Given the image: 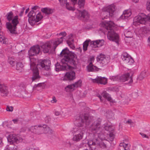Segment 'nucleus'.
Wrapping results in <instances>:
<instances>
[{
	"mask_svg": "<svg viewBox=\"0 0 150 150\" xmlns=\"http://www.w3.org/2000/svg\"><path fill=\"white\" fill-rule=\"evenodd\" d=\"M50 62L49 60H44L39 62L38 66L41 67L42 68L46 70H49L50 69Z\"/></svg>",
	"mask_w": 150,
	"mask_h": 150,
	"instance_id": "9b49d317",
	"label": "nucleus"
},
{
	"mask_svg": "<svg viewBox=\"0 0 150 150\" xmlns=\"http://www.w3.org/2000/svg\"><path fill=\"white\" fill-rule=\"evenodd\" d=\"M26 86L25 84L24 83H21L18 88V92L21 93L22 91H25Z\"/></svg>",
	"mask_w": 150,
	"mask_h": 150,
	"instance_id": "7c9ffc66",
	"label": "nucleus"
},
{
	"mask_svg": "<svg viewBox=\"0 0 150 150\" xmlns=\"http://www.w3.org/2000/svg\"><path fill=\"white\" fill-rule=\"evenodd\" d=\"M104 41L103 40H98L94 41V43H96V45L94 44V48L96 47H100L102 46L104 44Z\"/></svg>",
	"mask_w": 150,
	"mask_h": 150,
	"instance_id": "cd10ccee",
	"label": "nucleus"
},
{
	"mask_svg": "<svg viewBox=\"0 0 150 150\" xmlns=\"http://www.w3.org/2000/svg\"><path fill=\"white\" fill-rule=\"evenodd\" d=\"M57 35H59V36H62L61 37H62L63 39V40L64 37H65L67 33L66 32H63L60 33L59 34V35L57 34Z\"/></svg>",
	"mask_w": 150,
	"mask_h": 150,
	"instance_id": "864d4df0",
	"label": "nucleus"
},
{
	"mask_svg": "<svg viewBox=\"0 0 150 150\" xmlns=\"http://www.w3.org/2000/svg\"><path fill=\"white\" fill-rule=\"evenodd\" d=\"M8 147L10 150H18L17 146L15 145H11Z\"/></svg>",
	"mask_w": 150,
	"mask_h": 150,
	"instance_id": "09e8293b",
	"label": "nucleus"
},
{
	"mask_svg": "<svg viewBox=\"0 0 150 150\" xmlns=\"http://www.w3.org/2000/svg\"><path fill=\"white\" fill-rule=\"evenodd\" d=\"M98 83L105 85L108 82V79L105 77L101 76H97L96 79H94V82Z\"/></svg>",
	"mask_w": 150,
	"mask_h": 150,
	"instance_id": "dca6fc26",
	"label": "nucleus"
},
{
	"mask_svg": "<svg viewBox=\"0 0 150 150\" xmlns=\"http://www.w3.org/2000/svg\"><path fill=\"white\" fill-rule=\"evenodd\" d=\"M55 114L56 116H59L60 114V112L58 111H56Z\"/></svg>",
	"mask_w": 150,
	"mask_h": 150,
	"instance_id": "69168bd1",
	"label": "nucleus"
},
{
	"mask_svg": "<svg viewBox=\"0 0 150 150\" xmlns=\"http://www.w3.org/2000/svg\"><path fill=\"white\" fill-rule=\"evenodd\" d=\"M106 115L108 118H113L114 114L112 111H109L106 112Z\"/></svg>",
	"mask_w": 150,
	"mask_h": 150,
	"instance_id": "4c0bfd02",
	"label": "nucleus"
},
{
	"mask_svg": "<svg viewBox=\"0 0 150 150\" xmlns=\"http://www.w3.org/2000/svg\"><path fill=\"white\" fill-rule=\"evenodd\" d=\"M43 18V16L40 13H39L37 14L36 16V22H38L40 21Z\"/></svg>",
	"mask_w": 150,
	"mask_h": 150,
	"instance_id": "79ce46f5",
	"label": "nucleus"
},
{
	"mask_svg": "<svg viewBox=\"0 0 150 150\" xmlns=\"http://www.w3.org/2000/svg\"><path fill=\"white\" fill-rule=\"evenodd\" d=\"M25 54L24 51L21 50V52H18L19 58L20 59V61L22 60L23 59V57Z\"/></svg>",
	"mask_w": 150,
	"mask_h": 150,
	"instance_id": "a19ab883",
	"label": "nucleus"
},
{
	"mask_svg": "<svg viewBox=\"0 0 150 150\" xmlns=\"http://www.w3.org/2000/svg\"><path fill=\"white\" fill-rule=\"evenodd\" d=\"M124 33L125 37L126 38H131L132 36V33L128 30H126Z\"/></svg>",
	"mask_w": 150,
	"mask_h": 150,
	"instance_id": "ea45409f",
	"label": "nucleus"
},
{
	"mask_svg": "<svg viewBox=\"0 0 150 150\" xmlns=\"http://www.w3.org/2000/svg\"><path fill=\"white\" fill-rule=\"evenodd\" d=\"M85 128H82V129L80 128L78 129L76 132L79 133L74 136L73 139V141L78 142L81 139L85 132Z\"/></svg>",
	"mask_w": 150,
	"mask_h": 150,
	"instance_id": "f8f14e48",
	"label": "nucleus"
},
{
	"mask_svg": "<svg viewBox=\"0 0 150 150\" xmlns=\"http://www.w3.org/2000/svg\"><path fill=\"white\" fill-rule=\"evenodd\" d=\"M122 60L126 63L131 65L133 63L134 61L130 56L126 52L123 53L121 55Z\"/></svg>",
	"mask_w": 150,
	"mask_h": 150,
	"instance_id": "9d476101",
	"label": "nucleus"
},
{
	"mask_svg": "<svg viewBox=\"0 0 150 150\" xmlns=\"http://www.w3.org/2000/svg\"><path fill=\"white\" fill-rule=\"evenodd\" d=\"M90 40H87L86 41L83 43V49L84 51H85L87 50V48L90 42Z\"/></svg>",
	"mask_w": 150,
	"mask_h": 150,
	"instance_id": "58836bf2",
	"label": "nucleus"
},
{
	"mask_svg": "<svg viewBox=\"0 0 150 150\" xmlns=\"http://www.w3.org/2000/svg\"><path fill=\"white\" fill-rule=\"evenodd\" d=\"M93 57L91 59V61H92L93 60ZM87 71L88 72L93 71V64L92 62H91L89 64V65L87 66Z\"/></svg>",
	"mask_w": 150,
	"mask_h": 150,
	"instance_id": "473e14b6",
	"label": "nucleus"
},
{
	"mask_svg": "<svg viewBox=\"0 0 150 150\" xmlns=\"http://www.w3.org/2000/svg\"><path fill=\"white\" fill-rule=\"evenodd\" d=\"M0 42L2 44H8V39L4 36V34L2 32H0Z\"/></svg>",
	"mask_w": 150,
	"mask_h": 150,
	"instance_id": "393cba45",
	"label": "nucleus"
},
{
	"mask_svg": "<svg viewBox=\"0 0 150 150\" xmlns=\"http://www.w3.org/2000/svg\"><path fill=\"white\" fill-rule=\"evenodd\" d=\"M120 149L124 150H130V146L128 144L124 143H121L119 145Z\"/></svg>",
	"mask_w": 150,
	"mask_h": 150,
	"instance_id": "bb28decb",
	"label": "nucleus"
},
{
	"mask_svg": "<svg viewBox=\"0 0 150 150\" xmlns=\"http://www.w3.org/2000/svg\"><path fill=\"white\" fill-rule=\"evenodd\" d=\"M75 73L73 71H70L66 73L63 79L65 80H72L75 78Z\"/></svg>",
	"mask_w": 150,
	"mask_h": 150,
	"instance_id": "f3484780",
	"label": "nucleus"
},
{
	"mask_svg": "<svg viewBox=\"0 0 150 150\" xmlns=\"http://www.w3.org/2000/svg\"><path fill=\"white\" fill-rule=\"evenodd\" d=\"M82 81L81 80H79L76 82H75L74 84V87L75 88H77L78 87H80L81 86V83Z\"/></svg>",
	"mask_w": 150,
	"mask_h": 150,
	"instance_id": "c03bdc74",
	"label": "nucleus"
},
{
	"mask_svg": "<svg viewBox=\"0 0 150 150\" xmlns=\"http://www.w3.org/2000/svg\"><path fill=\"white\" fill-rule=\"evenodd\" d=\"M50 120V118L49 117H47L45 118V121L46 122H49Z\"/></svg>",
	"mask_w": 150,
	"mask_h": 150,
	"instance_id": "680f3d73",
	"label": "nucleus"
},
{
	"mask_svg": "<svg viewBox=\"0 0 150 150\" xmlns=\"http://www.w3.org/2000/svg\"><path fill=\"white\" fill-rule=\"evenodd\" d=\"M25 10V8L24 7L21 10L20 13L19 14L20 16H22Z\"/></svg>",
	"mask_w": 150,
	"mask_h": 150,
	"instance_id": "4d7b16f0",
	"label": "nucleus"
},
{
	"mask_svg": "<svg viewBox=\"0 0 150 150\" xmlns=\"http://www.w3.org/2000/svg\"><path fill=\"white\" fill-rule=\"evenodd\" d=\"M66 7L69 10H71L72 9V8L71 7H70L69 6V4L67 2L66 3Z\"/></svg>",
	"mask_w": 150,
	"mask_h": 150,
	"instance_id": "13d9d810",
	"label": "nucleus"
},
{
	"mask_svg": "<svg viewBox=\"0 0 150 150\" xmlns=\"http://www.w3.org/2000/svg\"><path fill=\"white\" fill-rule=\"evenodd\" d=\"M72 49H74L75 48V46L73 44H72L70 46H69Z\"/></svg>",
	"mask_w": 150,
	"mask_h": 150,
	"instance_id": "0e129e2a",
	"label": "nucleus"
},
{
	"mask_svg": "<svg viewBox=\"0 0 150 150\" xmlns=\"http://www.w3.org/2000/svg\"><path fill=\"white\" fill-rule=\"evenodd\" d=\"M13 107L12 106H10L8 105L6 106V110L9 112H12L13 110Z\"/></svg>",
	"mask_w": 150,
	"mask_h": 150,
	"instance_id": "3c124183",
	"label": "nucleus"
},
{
	"mask_svg": "<svg viewBox=\"0 0 150 150\" xmlns=\"http://www.w3.org/2000/svg\"><path fill=\"white\" fill-rule=\"evenodd\" d=\"M57 102V100H56L55 97H53L52 98V100H51V102L52 103H55Z\"/></svg>",
	"mask_w": 150,
	"mask_h": 150,
	"instance_id": "6e6d98bb",
	"label": "nucleus"
},
{
	"mask_svg": "<svg viewBox=\"0 0 150 150\" xmlns=\"http://www.w3.org/2000/svg\"><path fill=\"white\" fill-rule=\"evenodd\" d=\"M101 119L100 118H98L94 122V137L96 138L98 137L100 141L98 139H96V142H94V145L97 144L100 147L102 148H105L106 147V144L104 141H106L105 138L104 137V135L102 133H100L102 129L100 127V123Z\"/></svg>",
	"mask_w": 150,
	"mask_h": 150,
	"instance_id": "f03ea898",
	"label": "nucleus"
},
{
	"mask_svg": "<svg viewBox=\"0 0 150 150\" xmlns=\"http://www.w3.org/2000/svg\"><path fill=\"white\" fill-rule=\"evenodd\" d=\"M41 49L38 45L33 46L31 47L28 52L30 56H33L38 54L40 51Z\"/></svg>",
	"mask_w": 150,
	"mask_h": 150,
	"instance_id": "4468645a",
	"label": "nucleus"
},
{
	"mask_svg": "<svg viewBox=\"0 0 150 150\" xmlns=\"http://www.w3.org/2000/svg\"><path fill=\"white\" fill-rule=\"evenodd\" d=\"M8 88L4 84L0 83V94L2 97H6L9 93Z\"/></svg>",
	"mask_w": 150,
	"mask_h": 150,
	"instance_id": "ddd939ff",
	"label": "nucleus"
},
{
	"mask_svg": "<svg viewBox=\"0 0 150 150\" xmlns=\"http://www.w3.org/2000/svg\"><path fill=\"white\" fill-rule=\"evenodd\" d=\"M28 21L30 24L32 25H33L36 22L35 19H34V18H29Z\"/></svg>",
	"mask_w": 150,
	"mask_h": 150,
	"instance_id": "8fccbe9b",
	"label": "nucleus"
},
{
	"mask_svg": "<svg viewBox=\"0 0 150 150\" xmlns=\"http://www.w3.org/2000/svg\"><path fill=\"white\" fill-rule=\"evenodd\" d=\"M102 95L104 98H106L108 101L110 102H112L113 100L110 95L106 91L103 92L102 94Z\"/></svg>",
	"mask_w": 150,
	"mask_h": 150,
	"instance_id": "c756f323",
	"label": "nucleus"
},
{
	"mask_svg": "<svg viewBox=\"0 0 150 150\" xmlns=\"http://www.w3.org/2000/svg\"><path fill=\"white\" fill-rule=\"evenodd\" d=\"M140 134L142 137L143 138H148V136H147L146 134L142 133H140Z\"/></svg>",
	"mask_w": 150,
	"mask_h": 150,
	"instance_id": "bf43d9fd",
	"label": "nucleus"
},
{
	"mask_svg": "<svg viewBox=\"0 0 150 150\" xmlns=\"http://www.w3.org/2000/svg\"><path fill=\"white\" fill-rule=\"evenodd\" d=\"M109 129L108 131L110 132V133L108 136V139L111 142H112L114 138L115 135L113 134V132H112L114 130V127L112 126L109 125Z\"/></svg>",
	"mask_w": 150,
	"mask_h": 150,
	"instance_id": "b1692460",
	"label": "nucleus"
},
{
	"mask_svg": "<svg viewBox=\"0 0 150 150\" xmlns=\"http://www.w3.org/2000/svg\"><path fill=\"white\" fill-rule=\"evenodd\" d=\"M23 65V64L21 62H18L16 64V69L18 70L21 71L22 70Z\"/></svg>",
	"mask_w": 150,
	"mask_h": 150,
	"instance_id": "37998d69",
	"label": "nucleus"
},
{
	"mask_svg": "<svg viewBox=\"0 0 150 150\" xmlns=\"http://www.w3.org/2000/svg\"><path fill=\"white\" fill-rule=\"evenodd\" d=\"M76 50L80 52H81L82 51V49L81 48L79 47L76 49Z\"/></svg>",
	"mask_w": 150,
	"mask_h": 150,
	"instance_id": "774afa93",
	"label": "nucleus"
},
{
	"mask_svg": "<svg viewBox=\"0 0 150 150\" xmlns=\"http://www.w3.org/2000/svg\"><path fill=\"white\" fill-rule=\"evenodd\" d=\"M115 11V6L113 5H111L104 8L103 12L104 18L102 19L107 18L110 16H112Z\"/></svg>",
	"mask_w": 150,
	"mask_h": 150,
	"instance_id": "6e6552de",
	"label": "nucleus"
},
{
	"mask_svg": "<svg viewBox=\"0 0 150 150\" xmlns=\"http://www.w3.org/2000/svg\"><path fill=\"white\" fill-rule=\"evenodd\" d=\"M146 8L149 10H150V0H148L146 3Z\"/></svg>",
	"mask_w": 150,
	"mask_h": 150,
	"instance_id": "5fc2aeb1",
	"label": "nucleus"
},
{
	"mask_svg": "<svg viewBox=\"0 0 150 150\" xmlns=\"http://www.w3.org/2000/svg\"><path fill=\"white\" fill-rule=\"evenodd\" d=\"M30 69L33 72V76L32 77V81L40 78L39 75L38 71L36 64V60L35 59L30 58Z\"/></svg>",
	"mask_w": 150,
	"mask_h": 150,
	"instance_id": "0eeeda50",
	"label": "nucleus"
},
{
	"mask_svg": "<svg viewBox=\"0 0 150 150\" xmlns=\"http://www.w3.org/2000/svg\"><path fill=\"white\" fill-rule=\"evenodd\" d=\"M78 11L80 15H81V17H82L85 20H87L89 19L90 15L87 11L85 10H83V11L79 10Z\"/></svg>",
	"mask_w": 150,
	"mask_h": 150,
	"instance_id": "4be33fe9",
	"label": "nucleus"
},
{
	"mask_svg": "<svg viewBox=\"0 0 150 150\" xmlns=\"http://www.w3.org/2000/svg\"><path fill=\"white\" fill-rule=\"evenodd\" d=\"M29 130L31 132L39 134L43 133L44 127H43V125H38L31 127L29 129Z\"/></svg>",
	"mask_w": 150,
	"mask_h": 150,
	"instance_id": "1a4fd4ad",
	"label": "nucleus"
},
{
	"mask_svg": "<svg viewBox=\"0 0 150 150\" xmlns=\"http://www.w3.org/2000/svg\"><path fill=\"white\" fill-rule=\"evenodd\" d=\"M60 56L63 57L61 61L60 64L57 63L55 64L56 71H58L66 69L70 65H75L77 63L76 55L74 53L70 51L67 48L62 50Z\"/></svg>",
	"mask_w": 150,
	"mask_h": 150,
	"instance_id": "f257e3e1",
	"label": "nucleus"
},
{
	"mask_svg": "<svg viewBox=\"0 0 150 150\" xmlns=\"http://www.w3.org/2000/svg\"><path fill=\"white\" fill-rule=\"evenodd\" d=\"M120 79L122 81H129L128 83H131L133 82L132 77L130 76L129 73H127L126 74L122 75L120 77Z\"/></svg>",
	"mask_w": 150,
	"mask_h": 150,
	"instance_id": "2eb2a0df",
	"label": "nucleus"
},
{
	"mask_svg": "<svg viewBox=\"0 0 150 150\" xmlns=\"http://www.w3.org/2000/svg\"><path fill=\"white\" fill-rule=\"evenodd\" d=\"M36 15L35 13L33 11H31L28 13V16L29 18H32L35 19V16Z\"/></svg>",
	"mask_w": 150,
	"mask_h": 150,
	"instance_id": "e433bc0d",
	"label": "nucleus"
},
{
	"mask_svg": "<svg viewBox=\"0 0 150 150\" xmlns=\"http://www.w3.org/2000/svg\"><path fill=\"white\" fill-rule=\"evenodd\" d=\"M74 88H75L74 87V84H72V85H69L67 86L65 88V89L66 90V91H68V89H74Z\"/></svg>",
	"mask_w": 150,
	"mask_h": 150,
	"instance_id": "de8ad7c7",
	"label": "nucleus"
},
{
	"mask_svg": "<svg viewBox=\"0 0 150 150\" xmlns=\"http://www.w3.org/2000/svg\"><path fill=\"white\" fill-rule=\"evenodd\" d=\"M6 16L8 21H10L12 20L11 23L7 22L6 23L7 28L11 33L16 34L17 33L16 26L19 23L18 16H15L12 19L13 16V12L11 11L8 13Z\"/></svg>",
	"mask_w": 150,
	"mask_h": 150,
	"instance_id": "20e7f679",
	"label": "nucleus"
},
{
	"mask_svg": "<svg viewBox=\"0 0 150 150\" xmlns=\"http://www.w3.org/2000/svg\"><path fill=\"white\" fill-rule=\"evenodd\" d=\"M72 42H71L69 40L67 41V42L68 44L69 45V46L73 44L72 42H73V40H72Z\"/></svg>",
	"mask_w": 150,
	"mask_h": 150,
	"instance_id": "052dcab7",
	"label": "nucleus"
},
{
	"mask_svg": "<svg viewBox=\"0 0 150 150\" xmlns=\"http://www.w3.org/2000/svg\"><path fill=\"white\" fill-rule=\"evenodd\" d=\"M7 139L8 142L11 144L13 143V142L18 143L19 142V140L15 134L9 135L7 138Z\"/></svg>",
	"mask_w": 150,
	"mask_h": 150,
	"instance_id": "6ab92c4d",
	"label": "nucleus"
},
{
	"mask_svg": "<svg viewBox=\"0 0 150 150\" xmlns=\"http://www.w3.org/2000/svg\"><path fill=\"white\" fill-rule=\"evenodd\" d=\"M146 76L145 73L144 72H142L138 77V79L140 80H142Z\"/></svg>",
	"mask_w": 150,
	"mask_h": 150,
	"instance_id": "49530a36",
	"label": "nucleus"
},
{
	"mask_svg": "<svg viewBox=\"0 0 150 150\" xmlns=\"http://www.w3.org/2000/svg\"><path fill=\"white\" fill-rule=\"evenodd\" d=\"M43 127H44L43 133H47L49 134L53 133V131L46 125H43Z\"/></svg>",
	"mask_w": 150,
	"mask_h": 150,
	"instance_id": "a878e982",
	"label": "nucleus"
},
{
	"mask_svg": "<svg viewBox=\"0 0 150 150\" xmlns=\"http://www.w3.org/2000/svg\"><path fill=\"white\" fill-rule=\"evenodd\" d=\"M88 144L90 150H93L94 141L93 139L89 140L88 142Z\"/></svg>",
	"mask_w": 150,
	"mask_h": 150,
	"instance_id": "f704fd0d",
	"label": "nucleus"
},
{
	"mask_svg": "<svg viewBox=\"0 0 150 150\" xmlns=\"http://www.w3.org/2000/svg\"><path fill=\"white\" fill-rule=\"evenodd\" d=\"M115 25V24L112 21H105L103 27L108 31L107 36L108 39L110 41L115 42L118 44L119 37L118 34L114 30Z\"/></svg>",
	"mask_w": 150,
	"mask_h": 150,
	"instance_id": "7ed1b4c3",
	"label": "nucleus"
},
{
	"mask_svg": "<svg viewBox=\"0 0 150 150\" xmlns=\"http://www.w3.org/2000/svg\"><path fill=\"white\" fill-rule=\"evenodd\" d=\"M150 22V13L147 16L143 13H141L135 17L133 20V24L137 26L140 24H145L146 21Z\"/></svg>",
	"mask_w": 150,
	"mask_h": 150,
	"instance_id": "423d86ee",
	"label": "nucleus"
},
{
	"mask_svg": "<svg viewBox=\"0 0 150 150\" xmlns=\"http://www.w3.org/2000/svg\"><path fill=\"white\" fill-rule=\"evenodd\" d=\"M132 14L130 10H127L125 11L123 14L120 16V18L122 19H127L130 17Z\"/></svg>",
	"mask_w": 150,
	"mask_h": 150,
	"instance_id": "412c9836",
	"label": "nucleus"
},
{
	"mask_svg": "<svg viewBox=\"0 0 150 150\" xmlns=\"http://www.w3.org/2000/svg\"><path fill=\"white\" fill-rule=\"evenodd\" d=\"M52 43L49 42L42 45L41 47V50L45 53H48L50 49Z\"/></svg>",
	"mask_w": 150,
	"mask_h": 150,
	"instance_id": "a211bd4d",
	"label": "nucleus"
},
{
	"mask_svg": "<svg viewBox=\"0 0 150 150\" xmlns=\"http://www.w3.org/2000/svg\"><path fill=\"white\" fill-rule=\"evenodd\" d=\"M110 58L109 57L105 56L101 63L104 65H106L110 62Z\"/></svg>",
	"mask_w": 150,
	"mask_h": 150,
	"instance_id": "72a5a7b5",
	"label": "nucleus"
},
{
	"mask_svg": "<svg viewBox=\"0 0 150 150\" xmlns=\"http://www.w3.org/2000/svg\"><path fill=\"white\" fill-rule=\"evenodd\" d=\"M126 123L130 125L131 126H133L134 124L133 122H132V120L131 119L128 120V121L126 122Z\"/></svg>",
	"mask_w": 150,
	"mask_h": 150,
	"instance_id": "603ef678",
	"label": "nucleus"
},
{
	"mask_svg": "<svg viewBox=\"0 0 150 150\" xmlns=\"http://www.w3.org/2000/svg\"><path fill=\"white\" fill-rule=\"evenodd\" d=\"M8 62L11 67H13L15 66V59L13 57H8Z\"/></svg>",
	"mask_w": 150,
	"mask_h": 150,
	"instance_id": "c85d7f7f",
	"label": "nucleus"
},
{
	"mask_svg": "<svg viewBox=\"0 0 150 150\" xmlns=\"http://www.w3.org/2000/svg\"><path fill=\"white\" fill-rule=\"evenodd\" d=\"M63 40L62 37L57 38L54 40L53 42L52 46L54 49L55 50L58 45L62 42Z\"/></svg>",
	"mask_w": 150,
	"mask_h": 150,
	"instance_id": "5701e85b",
	"label": "nucleus"
},
{
	"mask_svg": "<svg viewBox=\"0 0 150 150\" xmlns=\"http://www.w3.org/2000/svg\"><path fill=\"white\" fill-rule=\"evenodd\" d=\"M41 11L42 12L47 14H51L53 12L52 9L46 8H42Z\"/></svg>",
	"mask_w": 150,
	"mask_h": 150,
	"instance_id": "2f4dec72",
	"label": "nucleus"
},
{
	"mask_svg": "<svg viewBox=\"0 0 150 150\" xmlns=\"http://www.w3.org/2000/svg\"><path fill=\"white\" fill-rule=\"evenodd\" d=\"M25 150H35L34 149L31 148L29 147H27L26 148Z\"/></svg>",
	"mask_w": 150,
	"mask_h": 150,
	"instance_id": "338daca9",
	"label": "nucleus"
},
{
	"mask_svg": "<svg viewBox=\"0 0 150 150\" xmlns=\"http://www.w3.org/2000/svg\"><path fill=\"white\" fill-rule=\"evenodd\" d=\"M109 128V126H106L104 127L105 129L107 131H108L109 130V129H110Z\"/></svg>",
	"mask_w": 150,
	"mask_h": 150,
	"instance_id": "e2e57ef3",
	"label": "nucleus"
},
{
	"mask_svg": "<svg viewBox=\"0 0 150 150\" xmlns=\"http://www.w3.org/2000/svg\"><path fill=\"white\" fill-rule=\"evenodd\" d=\"M105 56V55L104 54H100V55H98L97 57V62L101 63Z\"/></svg>",
	"mask_w": 150,
	"mask_h": 150,
	"instance_id": "c9c22d12",
	"label": "nucleus"
},
{
	"mask_svg": "<svg viewBox=\"0 0 150 150\" xmlns=\"http://www.w3.org/2000/svg\"><path fill=\"white\" fill-rule=\"evenodd\" d=\"M109 79L113 81H118L119 80V77L117 76H110Z\"/></svg>",
	"mask_w": 150,
	"mask_h": 150,
	"instance_id": "a18cd8bd",
	"label": "nucleus"
},
{
	"mask_svg": "<svg viewBox=\"0 0 150 150\" xmlns=\"http://www.w3.org/2000/svg\"><path fill=\"white\" fill-rule=\"evenodd\" d=\"M72 4L75 5L77 4V2H78L77 4L78 7L80 8H83L84 5L85 0H71Z\"/></svg>",
	"mask_w": 150,
	"mask_h": 150,
	"instance_id": "aec40b11",
	"label": "nucleus"
},
{
	"mask_svg": "<svg viewBox=\"0 0 150 150\" xmlns=\"http://www.w3.org/2000/svg\"><path fill=\"white\" fill-rule=\"evenodd\" d=\"M91 118L88 113L81 114L76 117L75 124L79 127H83L84 124L86 125H89L91 122Z\"/></svg>",
	"mask_w": 150,
	"mask_h": 150,
	"instance_id": "39448f33",
	"label": "nucleus"
}]
</instances>
